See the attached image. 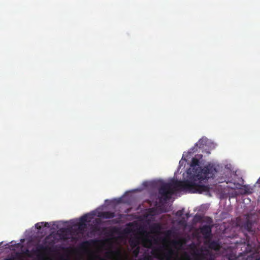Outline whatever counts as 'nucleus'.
<instances>
[{
	"instance_id": "nucleus-2",
	"label": "nucleus",
	"mask_w": 260,
	"mask_h": 260,
	"mask_svg": "<svg viewBox=\"0 0 260 260\" xmlns=\"http://www.w3.org/2000/svg\"><path fill=\"white\" fill-rule=\"evenodd\" d=\"M135 201V197L126 192L120 197L105 200L104 204L93 211H120L122 207L133 206Z\"/></svg>"
},
{
	"instance_id": "nucleus-10",
	"label": "nucleus",
	"mask_w": 260,
	"mask_h": 260,
	"mask_svg": "<svg viewBox=\"0 0 260 260\" xmlns=\"http://www.w3.org/2000/svg\"><path fill=\"white\" fill-rule=\"evenodd\" d=\"M70 232V230L68 228H61L58 231V234L61 239H67V236L69 235Z\"/></svg>"
},
{
	"instance_id": "nucleus-22",
	"label": "nucleus",
	"mask_w": 260,
	"mask_h": 260,
	"mask_svg": "<svg viewBox=\"0 0 260 260\" xmlns=\"http://www.w3.org/2000/svg\"><path fill=\"white\" fill-rule=\"evenodd\" d=\"M88 244V241H86V242H84V243H83L82 244V246H84L85 245H87Z\"/></svg>"
},
{
	"instance_id": "nucleus-24",
	"label": "nucleus",
	"mask_w": 260,
	"mask_h": 260,
	"mask_svg": "<svg viewBox=\"0 0 260 260\" xmlns=\"http://www.w3.org/2000/svg\"><path fill=\"white\" fill-rule=\"evenodd\" d=\"M111 253L118 254L120 253L119 251H112Z\"/></svg>"
},
{
	"instance_id": "nucleus-25",
	"label": "nucleus",
	"mask_w": 260,
	"mask_h": 260,
	"mask_svg": "<svg viewBox=\"0 0 260 260\" xmlns=\"http://www.w3.org/2000/svg\"><path fill=\"white\" fill-rule=\"evenodd\" d=\"M131 209V208H126V209L124 210V211L128 212V211H130Z\"/></svg>"
},
{
	"instance_id": "nucleus-26",
	"label": "nucleus",
	"mask_w": 260,
	"mask_h": 260,
	"mask_svg": "<svg viewBox=\"0 0 260 260\" xmlns=\"http://www.w3.org/2000/svg\"><path fill=\"white\" fill-rule=\"evenodd\" d=\"M125 231V232L127 233H128L131 232L130 229H126Z\"/></svg>"
},
{
	"instance_id": "nucleus-11",
	"label": "nucleus",
	"mask_w": 260,
	"mask_h": 260,
	"mask_svg": "<svg viewBox=\"0 0 260 260\" xmlns=\"http://www.w3.org/2000/svg\"><path fill=\"white\" fill-rule=\"evenodd\" d=\"M209 204H202L198 208L196 209L194 211H207L209 209Z\"/></svg>"
},
{
	"instance_id": "nucleus-1",
	"label": "nucleus",
	"mask_w": 260,
	"mask_h": 260,
	"mask_svg": "<svg viewBox=\"0 0 260 260\" xmlns=\"http://www.w3.org/2000/svg\"><path fill=\"white\" fill-rule=\"evenodd\" d=\"M199 164L200 161L198 158H192L190 165L191 169L187 171L188 179L179 181L172 179L168 182L162 183L158 189L156 200L153 202L146 200L139 204L136 209L139 211H157L154 207L157 205L158 202L162 203L169 200L176 191L199 193L209 192L210 187L201 183L209 178H213L217 170L211 165L202 168Z\"/></svg>"
},
{
	"instance_id": "nucleus-14",
	"label": "nucleus",
	"mask_w": 260,
	"mask_h": 260,
	"mask_svg": "<svg viewBox=\"0 0 260 260\" xmlns=\"http://www.w3.org/2000/svg\"><path fill=\"white\" fill-rule=\"evenodd\" d=\"M242 189L244 190L245 193L250 194L252 192V189L248 185H244Z\"/></svg>"
},
{
	"instance_id": "nucleus-4",
	"label": "nucleus",
	"mask_w": 260,
	"mask_h": 260,
	"mask_svg": "<svg viewBox=\"0 0 260 260\" xmlns=\"http://www.w3.org/2000/svg\"><path fill=\"white\" fill-rule=\"evenodd\" d=\"M89 214H85L79 219L77 220L74 225L77 227V230L80 233H83L87 227V223L90 222Z\"/></svg>"
},
{
	"instance_id": "nucleus-18",
	"label": "nucleus",
	"mask_w": 260,
	"mask_h": 260,
	"mask_svg": "<svg viewBox=\"0 0 260 260\" xmlns=\"http://www.w3.org/2000/svg\"><path fill=\"white\" fill-rule=\"evenodd\" d=\"M143 241L144 242L148 243L149 244V245H151L152 244L151 240H150L148 238H145V239H144Z\"/></svg>"
},
{
	"instance_id": "nucleus-33",
	"label": "nucleus",
	"mask_w": 260,
	"mask_h": 260,
	"mask_svg": "<svg viewBox=\"0 0 260 260\" xmlns=\"http://www.w3.org/2000/svg\"><path fill=\"white\" fill-rule=\"evenodd\" d=\"M93 213H94V214H93V215H96V214H95V213H96V212H93Z\"/></svg>"
},
{
	"instance_id": "nucleus-29",
	"label": "nucleus",
	"mask_w": 260,
	"mask_h": 260,
	"mask_svg": "<svg viewBox=\"0 0 260 260\" xmlns=\"http://www.w3.org/2000/svg\"><path fill=\"white\" fill-rule=\"evenodd\" d=\"M144 246L145 247H149L150 246H148V245H147L146 244H144Z\"/></svg>"
},
{
	"instance_id": "nucleus-16",
	"label": "nucleus",
	"mask_w": 260,
	"mask_h": 260,
	"mask_svg": "<svg viewBox=\"0 0 260 260\" xmlns=\"http://www.w3.org/2000/svg\"><path fill=\"white\" fill-rule=\"evenodd\" d=\"M140 252V247H137L133 251L134 255L136 257L138 256Z\"/></svg>"
},
{
	"instance_id": "nucleus-23",
	"label": "nucleus",
	"mask_w": 260,
	"mask_h": 260,
	"mask_svg": "<svg viewBox=\"0 0 260 260\" xmlns=\"http://www.w3.org/2000/svg\"><path fill=\"white\" fill-rule=\"evenodd\" d=\"M182 213H183V212H176V215H181L183 214Z\"/></svg>"
},
{
	"instance_id": "nucleus-15",
	"label": "nucleus",
	"mask_w": 260,
	"mask_h": 260,
	"mask_svg": "<svg viewBox=\"0 0 260 260\" xmlns=\"http://www.w3.org/2000/svg\"><path fill=\"white\" fill-rule=\"evenodd\" d=\"M41 224L42 225H44V226L46 227V226H48V223L47 222H41V223H38L36 224V227L37 229H39V230H41Z\"/></svg>"
},
{
	"instance_id": "nucleus-27",
	"label": "nucleus",
	"mask_w": 260,
	"mask_h": 260,
	"mask_svg": "<svg viewBox=\"0 0 260 260\" xmlns=\"http://www.w3.org/2000/svg\"><path fill=\"white\" fill-rule=\"evenodd\" d=\"M167 239H166V238H163V239H162V241L163 242H167Z\"/></svg>"
},
{
	"instance_id": "nucleus-6",
	"label": "nucleus",
	"mask_w": 260,
	"mask_h": 260,
	"mask_svg": "<svg viewBox=\"0 0 260 260\" xmlns=\"http://www.w3.org/2000/svg\"><path fill=\"white\" fill-rule=\"evenodd\" d=\"M212 226L209 225H204L200 228L201 233L206 240L211 239L212 236Z\"/></svg>"
},
{
	"instance_id": "nucleus-21",
	"label": "nucleus",
	"mask_w": 260,
	"mask_h": 260,
	"mask_svg": "<svg viewBox=\"0 0 260 260\" xmlns=\"http://www.w3.org/2000/svg\"><path fill=\"white\" fill-rule=\"evenodd\" d=\"M29 251L28 250H26V251L25 252V254L26 255H27V256H30V255L29 254Z\"/></svg>"
},
{
	"instance_id": "nucleus-28",
	"label": "nucleus",
	"mask_w": 260,
	"mask_h": 260,
	"mask_svg": "<svg viewBox=\"0 0 260 260\" xmlns=\"http://www.w3.org/2000/svg\"><path fill=\"white\" fill-rule=\"evenodd\" d=\"M155 228H156V229H160V228H159V226H158V225H156V226L155 227Z\"/></svg>"
},
{
	"instance_id": "nucleus-5",
	"label": "nucleus",
	"mask_w": 260,
	"mask_h": 260,
	"mask_svg": "<svg viewBox=\"0 0 260 260\" xmlns=\"http://www.w3.org/2000/svg\"><path fill=\"white\" fill-rule=\"evenodd\" d=\"M204 244L209 249L215 251H219L222 247L218 240H212L211 239L206 240Z\"/></svg>"
},
{
	"instance_id": "nucleus-13",
	"label": "nucleus",
	"mask_w": 260,
	"mask_h": 260,
	"mask_svg": "<svg viewBox=\"0 0 260 260\" xmlns=\"http://www.w3.org/2000/svg\"><path fill=\"white\" fill-rule=\"evenodd\" d=\"M98 216H101L102 215L106 216V217H113L115 216V212H98Z\"/></svg>"
},
{
	"instance_id": "nucleus-20",
	"label": "nucleus",
	"mask_w": 260,
	"mask_h": 260,
	"mask_svg": "<svg viewBox=\"0 0 260 260\" xmlns=\"http://www.w3.org/2000/svg\"><path fill=\"white\" fill-rule=\"evenodd\" d=\"M147 213H150L149 214L152 215H158V214H159V213H161V212H147Z\"/></svg>"
},
{
	"instance_id": "nucleus-8",
	"label": "nucleus",
	"mask_w": 260,
	"mask_h": 260,
	"mask_svg": "<svg viewBox=\"0 0 260 260\" xmlns=\"http://www.w3.org/2000/svg\"><path fill=\"white\" fill-rule=\"evenodd\" d=\"M186 242V240L184 238H180L178 240H173L170 242L171 245L175 247H178L181 248Z\"/></svg>"
},
{
	"instance_id": "nucleus-7",
	"label": "nucleus",
	"mask_w": 260,
	"mask_h": 260,
	"mask_svg": "<svg viewBox=\"0 0 260 260\" xmlns=\"http://www.w3.org/2000/svg\"><path fill=\"white\" fill-rule=\"evenodd\" d=\"M47 250V247H45L42 245H40L37 247L36 250L34 251V253L37 255L38 258L39 259H43L44 256L42 252L46 251Z\"/></svg>"
},
{
	"instance_id": "nucleus-3",
	"label": "nucleus",
	"mask_w": 260,
	"mask_h": 260,
	"mask_svg": "<svg viewBox=\"0 0 260 260\" xmlns=\"http://www.w3.org/2000/svg\"><path fill=\"white\" fill-rule=\"evenodd\" d=\"M255 213L252 214L251 212H250V214L247 212V214L236 218V224L242 230L252 232H253L252 227L255 222Z\"/></svg>"
},
{
	"instance_id": "nucleus-17",
	"label": "nucleus",
	"mask_w": 260,
	"mask_h": 260,
	"mask_svg": "<svg viewBox=\"0 0 260 260\" xmlns=\"http://www.w3.org/2000/svg\"><path fill=\"white\" fill-rule=\"evenodd\" d=\"M139 260H151V257L149 255H145L139 258Z\"/></svg>"
},
{
	"instance_id": "nucleus-30",
	"label": "nucleus",
	"mask_w": 260,
	"mask_h": 260,
	"mask_svg": "<svg viewBox=\"0 0 260 260\" xmlns=\"http://www.w3.org/2000/svg\"><path fill=\"white\" fill-rule=\"evenodd\" d=\"M257 183H260V177L259 178V179H258L257 181Z\"/></svg>"
},
{
	"instance_id": "nucleus-19",
	"label": "nucleus",
	"mask_w": 260,
	"mask_h": 260,
	"mask_svg": "<svg viewBox=\"0 0 260 260\" xmlns=\"http://www.w3.org/2000/svg\"><path fill=\"white\" fill-rule=\"evenodd\" d=\"M101 222V220L99 218H96L93 221L94 223L99 224Z\"/></svg>"
},
{
	"instance_id": "nucleus-9",
	"label": "nucleus",
	"mask_w": 260,
	"mask_h": 260,
	"mask_svg": "<svg viewBox=\"0 0 260 260\" xmlns=\"http://www.w3.org/2000/svg\"><path fill=\"white\" fill-rule=\"evenodd\" d=\"M206 139L202 138L200 139L199 141L196 144L194 147L192 148V151L196 152L197 151L198 149L197 148H203L204 145H206Z\"/></svg>"
},
{
	"instance_id": "nucleus-12",
	"label": "nucleus",
	"mask_w": 260,
	"mask_h": 260,
	"mask_svg": "<svg viewBox=\"0 0 260 260\" xmlns=\"http://www.w3.org/2000/svg\"><path fill=\"white\" fill-rule=\"evenodd\" d=\"M130 245L133 248L138 247L140 242L138 238L134 239H131L129 241Z\"/></svg>"
},
{
	"instance_id": "nucleus-31",
	"label": "nucleus",
	"mask_w": 260,
	"mask_h": 260,
	"mask_svg": "<svg viewBox=\"0 0 260 260\" xmlns=\"http://www.w3.org/2000/svg\"><path fill=\"white\" fill-rule=\"evenodd\" d=\"M171 232L170 231H167V234L169 235Z\"/></svg>"
},
{
	"instance_id": "nucleus-32",
	"label": "nucleus",
	"mask_w": 260,
	"mask_h": 260,
	"mask_svg": "<svg viewBox=\"0 0 260 260\" xmlns=\"http://www.w3.org/2000/svg\"><path fill=\"white\" fill-rule=\"evenodd\" d=\"M178 211H179V212L183 211V209H182V210H179Z\"/></svg>"
}]
</instances>
